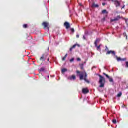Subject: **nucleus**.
Masks as SVG:
<instances>
[{
	"mask_svg": "<svg viewBox=\"0 0 128 128\" xmlns=\"http://www.w3.org/2000/svg\"><path fill=\"white\" fill-rule=\"evenodd\" d=\"M67 70L66 68H63L62 70V72H66Z\"/></svg>",
	"mask_w": 128,
	"mask_h": 128,
	"instance_id": "6ab92c4d",
	"label": "nucleus"
},
{
	"mask_svg": "<svg viewBox=\"0 0 128 128\" xmlns=\"http://www.w3.org/2000/svg\"><path fill=\"white\" fill-rule=\"evenodd\" d=\"M106 5V3H102V6H105Z\"/></svg>",
	"mask_w": 128,
	"mask_h": 128,
	"instance_id": "473e14b6",
	"label": "nucleus"
},
{
	"mask_svg": "<svg viewBox=\"0 0 128 128\" xmlns=\"http://www.w3.org/2000/svg\"><path fill=\"white\" fill-rule=\"evenodd\" d=\"M108 79L109 80V82H114V79H112V78L111 77H109Z\"/></svg>",
	"mask_w": 128,
	"mask_h": 128,
	"instance_id": "ddd939ff",
	"label": "nucleus"
},
{
	"mask_svg": "<svg viewBox=\"0 0 128 128\" xmlns=\"http://www.w3.org/2000/svg\"><path fill=\"white\" fill-rule=\"evenodd\" d=\"M112 0V2H114V0Z\"/></svg>",
	"mask_w": 128,
	"mask_h": 128,
	"instance_id": "c9c22d12",
	"label": "nucleus"
},
{
	"mask_svg": "<svg viewBox=\"0 0 128 128\" xmlns=\"http://www.w3.org/2000/svg\"><path fill=\"white\" fill-rule=\"evenodd\" d=\"M68 80H76V76L72 75V76H70L68 77Z\"/></svg>",
	"mask_w": 128,
	"mask_h": 128,
	"instance_id": "1a4fd4ad",
	"label": "nucleus"
},
{
	"mask_svg": "<svg viewBox=\"0 0 128 128\" xmlns=\"http://www.w3.org/2000/svg\"><path fill=\"white\" fill-rule=\"evenodd\" d=\"M40 72H44V68H41L40 69Z\"/></svg>",
	"mask_w": 128,
	"mask_h": 128,
	"instance_id": "f3484780",
	"label": "nucleus"
},
{
	"mask_svg": "<svg viewBox=\"0 0 128 128\" xmlns=\"http://www.w3.org/2000/svg\"><path fill=\"white\" fill-rule=\"evenodd\" d=\"M82 92L83 94H88V90L87 88H84L82 90Z\"/></svg>",
	"mask_w": 128,
	"mask_h": 128,
	"instance_id": "9d476101",
	"label": "nucleus"
},
{
	"mask_svg": "<svg viewBox=\"0 0 128 128\" xmlns=\"http://www.w3.org/2000/svg\"><path fill=\"white\" fill-rule=\"evenodd\" d=\"M74 58H72L70 60V62H74Z\"/></svg>",
	"mask_w": 128,
	"mask_h": 128,
	"instance_id": "5701e85b",
	"label": "nucleus"
},
{
	"mask_svg": "<svg viewBox=\"0 0 128 128\" xmlns=\"http://www.w3.org/2000/svg\"><path fill=\"white\" fill-rule=\"evenodd\" d=\"M100 40V38H97L94 42L95 46H96L98 50H100V46H97L98 42H99Z\"/></svg>",
	"mask_w": 128,
	"mask_h": 128,
	"instance_id": "20e7f679",
	"label": "nucleus"
},
{
	"mask_svg": "<svg viewBox=\"0 0 128 128\" xmlns=\"http://www.w3.org/2000/svg\"><path fill=\"white\" fill-rule=\"evenodd\" d=\"M126 68H128V62H126Z\"/></svg>",
	"mask_w": 128,
	"mask_h": 128,
	"instance_id": "a878e982",
	"label": "nucleus"
},
{
	"mask_svg": "<svg viewBox=\"0 0 128 128\" xmlns=\"http://www.w3.org/2000/svg\"><path fill=\"white\" fill-rule=\"evenodd\" d=\"M103 74L104 76H106V78H110V76H108V74H106L105 72H104Z\"/></svg>",
	"mask_w": 128,
	"mask_h": 128,
	"instance_id": "2eb2a0df",
	"label": "nucleus"
},
{
	"mask_svg": "<svg viewBox=\"0 0 128 128\" xmlns=\"http://www.w3.org/2000/svg\"><path fill=\"white\" fill-rule=\"evenodd\" d=\"M116 60H117L118 62H120V60L124 61L126 60V58H122L120 57H118V56H116Z\"/></svg>",
	"mask_w": 128,
	"mask_h": 128,
	"instance_id": "0eeeda50",
	"label": "nucleus"
},
{
	"mask_svg": "<svg viewBox=\"0 0 128 128\" xmlns=\"http://www.w3.org/2000/svg\"><path fill=\"white\" fill-rule=\"evenodd\" d=\"M77 60H78V61L80 60V58H77Z\"/></svg>",
	"mask_w": 128,
	"mask_h": 128,
	"instance_id": "7c9ffc66",
	"label": "nucleus"
},
{
	"mask_svg": "<svg viewBox=\"0 0 128 128\" xmlns=\"http://www.w3.org/2000/svg\"><path fill=\"white\" fill-rule=\"evenodd\" d=\"M42 26H44V28H47L48 30H50V24L48 22H43L42 23Z\"/></svg>",
	"mask_w": 128,
	"mask_h": 128,
	"instance_id": "7ed1b4c3",
	"label": "nucleus"
},
{
	"mask_svg": "<svg viewBox=\"0 0 128 128\" xmlns=\"http://www.w3.org/2000/svg\"><path fill=\"white\" fill-rule=\"evenodd\" d=\"M76 46H78V44H75L72 48H76Z\"/></svg>",
	"mask_w": 128,
	"mask_h": 128,
	"instance_id": "393cba45",
	"label": "nucleus"
},
{
	"mask_svg": "<svg viewBox=\"0 0 128 128\" xmlns=\"http://www.w3.org/2000/svg\"><path fill=\"white\" fill-rule=\"evenodd\" d=\"M76 37L78 38H80V35L76 34Z\"/></svg>",
	"mask_w": 128,
	"mask_h": 128,
	"instance_id": "c756f323",
	"label": "nucleus"
},
{
	"mask_svg": "<svg viewBox=\"0 0 128 128\" xmlns=\"http://www.w3.org/2000/svg\"><path fill=\"white\" fill-rule=\"evenodd\" d=\"M104 68H106V67H104Z\"/></svg>",
	"mask_w": 128,
	"mask_h": 128,
	"instance_id": "4c0bfd02",
	"label": "nucleus"
},
{
	"mask_svg": "<svg viewBox=\"0 0 128 128\" xmlns=\"http://www.w3.org/2000/svg\"><path fill=\"white\" fill-rule=\"evenodd\" d=\"M64 26L67 29L70 28V23L66 22L64 23Z\"/></svg>",
	"mask_w": 128,
	"mask_h": 128,
	"instance_id": "6e6552de",
	"label": "nucleus"
},
{
	"mask_svg": "<svg viewBox=\"0 0 128 128\" xmlns=\"http://www.w3.org/2000/svg\"><path fill=\"white\" fill-rule=\"evenodd\" d=\"M92 6V8H98V4L93 3Z\"/></svg>",
	"mask_w": 128,
	"mask_h": 128,
	"instance_id": "f8f14e48",
	"label": "nucleus"
},
{
	"mask_svg": "<svg viewBox=\"0 0 128 128\" xmlns=\"http://www.w3.org/2000/svg\"><path fill=\"white\" fill-rule=\"evenodd\" d=\"M112 54V56H116V52L112 50H108L106 52V54Z\"/></svg>",
	"mask_w": 128,
	"mask_h": 128,
	"instance_id": "423d86ee",
	"label": "nucleus"
},
{
	"mask_svg": "<svg viewBox=\"0 0 128 128\" xmlns=\"http://www.w3.org/2000/svg\"><path fill=\"white\" fill-rule=\"evenodd\" d=\"M114 4L116 6V8H118V6H120V2L118 0H114Z\"/></svg>",
	"mask_w": 128,
	"mask_h": 128,
	"instance_id": "39448f33",
	"label": "nucleus"
},
{
	"mask_svg": "<svg viewBox=\"0 0 128 128\" xmlns=\"http://www.w3.org/2000/svg\"><path fill=\"white\" fill-rule=\"evenodd\" d=\"M105 50H108V46H106V49Z\"/></svg>",
	"mask_w": 128,
	"mask_h": 128,
	"instance_id": "cd10ccee",
	"label": "nucleus"
},
{
	"mask_svg": "<svg viewBox=\"0 0 128 128\" xmlns=\"http://www.w3.org/2000/svg\"><path fill=\"white\" fill-rule=\"evenodd\" d=\"M99 76V84H100V88H104V82L106 80L104 76H102L101 75H98Z\"/></svg>",
	"mask_w": 128,
	"mask_h": 128,
	"instance_id": "f03ea898",
	"label": "nucleus"
},
{
	"mask_svg": "<svg viewBox=\"0 0 128 128\" xmlns=\"http://www.w3.org/2000/svg\"><path fill=\"white\" fill-rule=\"evenodd\" d=\"M70 52H72V47H71L70 48Z\"/></svg>",
	"mask_w": 128,
	"mask_h": 128,
	"instance_id": "c85d7f7f",
	"label": "nucleus"
},
{
	"mask_svg": "<svg viewBox=\"0 0 128 128\" xmlns=\"http://www.w3.org/2000/svg\"><path fill=\"white\" fill-rule=\"evenodd\" d=\"M102 14H108V12H106V10H102Z\"/></svg>",
	"mask_w": 128,
	"mask_h": 128,
	"instance_id": "a211bd4d",
	"label": "nucleus"
},
{
	"mask_svg": "<svg viewBox=\"0 0 128 128\" xmlns=\"http://www.w3.org/2000/svg\"><path fill=\"white\" fill-rule=\"evenodd\" d=\"M118 20H120V17L117 16L116 18H114V19H111L110 20V22H116L118 21Z\"/></svg>",
	"mask_w": 128,
	"mask_h": 128,
	"instance_id": "9b49d317",
	"label": "nucleus"
},
{
	"mask_svg": "<svg viewBox=\"0 0 128 128\" xmlns=\"http://www.w3.org/2000/svg\"><path fill=\"white\" fill-rule=\"evenodd\" d=\"M70 30H71V32H74V28H72L70 29Z\"/></svg>",
	"mask_w": 128,
	"mask_h": 128,
	"instance_id": "bb28decb",
	"label": "nucleus"
},
{
	"mask_svg": "<svg viewBox=\"0 0 128 128\" xmlns=\"http://www.w3.org/2000/svg\"><path fill=\"white\" fill-rule=\"evenodd\" d=\"M66 56H68V54H65V56H64V57H63L62 58V60H66Z\"/></svg>",
	"mask_w": 128,
	"mask_h": 128,
	"instance_id": "4468645a",
	"label": "nucleus"
},
{
	"mask_svg": "<svg viewBox=\"0 0 128 128\" xmlns=\"http://www.w3.org/2000/svg\"><path fill=\"white\" fill-rule=\"evenodd\" d=\"M124 6H125L124 5L123 6L122 8H122H124Z\"/></svg>",
	"mask_w": 128,
	"mask_h": 128,
	"instance_id": "2f4dec72",
	"label": "nucleus"
},
{
	"mask_svg": "<svg viewBox=\"0 0 128 128\" xmlns=\"http://www.w3.org/2000/svg\"><path fill=\"white\" fill-rule=\"evenodd\" d=\"M117 96H118V98H120V96H122V92H120V93H118L117 94Z\"/></svg>",
	"mask_w": 128,
	"mask_h": 128,
	"instance_id": "aec40b11",
	"label": "nucleus"
},
{
	"mask_svg": "<svg viewBox=\"0 0 128 128\" xmlns=\"http://www.w3.org/2000/svg\"><path fill=\"white\" fill-rule=\"evenodd\" d=\"M45 60V58H44V55H43L42 56H41L40 57V60Z\"/></svg>",
	"mask_w": 128,
	"mask_h": 128,
	"instance_id": "dca6fc26",
	"label": "nucleus"
},
{
	"mask_svg": "<svg viewBox=\"0 0 128 128\" xmlns=\"http://www.w3.org/2000/svg\"><path fill=\"white\" fill-rule=\"evenodd\" d=\"M23 27L26 28H28V24H24L23 25Z\"/></svg>",
	"mask_w": 128,
	"mask_h": 128,
	"instance_id": "b1692460",
	"label": "nucleus"
},
{
	"mask_svg": "<svg viewBox=\"0 0 128 128\" xmlns=\"http://www.w3.org/2000/svg\"><path fill=\"white\" fill-rule=\"evenodd\" d=\"M81 69H82V70H83V69H84V67L82 66V67H81Z\"/></svg>",
	"mask_w": 128,
	"mask_h": 128,
	"instance_id": "f704fd0d",
	"label": "nucleus"
},
{
	"mask_svg": "<svg viewBox=\"0 0 128 128\" xmlns=\"http://www.w3.org/2000/svg\"><path fill=\"white\" fill-rule=\"evenodd\" d=\"M112 122H113V124H116V120L114 119L112 120Z\"/></svg>",
	"mask_w": 128,
	"mask_h": 128,
	"instance_id": "4be33fe9",
	"label": "nucleus"
},
{
	"mask_svg": "<svg viewBox=\"0 0 128 128\" xmlns=\"http://www.w3.org/2000/svg\"><path fill=\"white\" fill-rule=\"evenodd\" d=\"M76 72L78 74H79V76H80V80H84L86 82H90V81L86 79V78L88 77V74H86V71L84 70L82 72H80L78 70H76Z\"/></svg>",
	"mask_w": 128,
	"mask_h": 128,
	"instance_id": "f257e3e1",
	"label": "nucleus"
},
{
	"mask_svg": "<svg viewBox=\"0 0 128 128\" xmlns=\"http://www.w3.org/2000/svg\"><path fill=\"white\" fill-rule=\"evenodd\" d=\"M126 88H128V86H126Z\"/></svg>",
	"mask_w": 128,
	"mask_h": 128,
	"instance_id": "e433bc0d",
	"label": "nucleus"
},
{
	"mask_svg": "<svg viewBox=\"0 0 128 128\" xmlns=\"http://www.w3.org/2000/svg\"><path fill=\"white\" fill-rule=\"evenodd\" d=\"M123 35L124 36H126V40H127L128 39V36H126V33L124 32L123 34Z\"/></svg>",
	"mask_w": 128,
	"mask_h": 128,
	"instance_id": "412c9836",
	"label": "nucleus"
},
{
	"mask_svg": "<svg viewBox=\"0 0 128 128\" xmlns=\"http://www.w3.org/2000/svg\"><path fill=\"white\" fill-rule=\"evenodd\" d=\"M83 38H84V40H86V37H85L84 36H83Z\"/></svg>",
	"mask_w": 128,
	"mask_h": 128,
	"instance_id": "72a5a7b5",
	"label": "nucleus"
}]
</instances>
